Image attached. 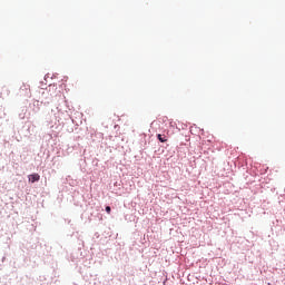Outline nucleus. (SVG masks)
<instances>
[{
	"label": "nucleus",
	"mask_w": 285,
	"mask_h": 285,
	"mask_svg": "<svg viewBox=\"0 0 285 285\" xmlns=\"http://www.w3.org/2000/svg\"><path fill=\"white\" fill-rule=\"evenodd\" d=\"M28 179L31 184H35V181H39V179H41V176L39 174H31L28 176Z\"/></svg>",
	"instance_id": "obj_1"
},
{
	"label": "nucleus",
	"mask_w": 285,
	"mask_h": 285,
	"mask_svg": "<svg viewBox=\"0 0 285 285\" xmlns=\"http://www.w3.org/2000/svg\"><path fill=\"white\" fill-rule=\"evenodd\" d=\"M106 213H108V215H110V213H111L110 206H107V207H106Z\"/></svg>",
	"instance_id": "obj_3"
},
{
	"label": "nucleus",
	"mask_w": 285,
	"mask_h": 285,
	"mask_svg": "<svg viewBox=\"0 0 285 285\" xmlns=\"http://www.w3.org/2000/svg\"><path fill=\"white\" fill-rule=\"evenodd\" d=\"M157 139H158L161 144H166V141H168V138L166 137V135H161V134H158V135H157Z\"/></svg>",
	"instance_id": "obj_2"
}]
</instances>
